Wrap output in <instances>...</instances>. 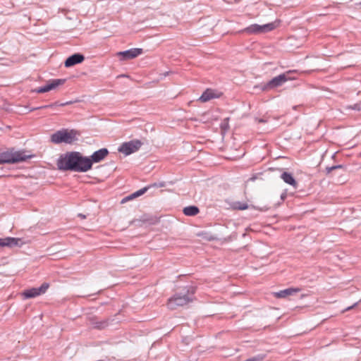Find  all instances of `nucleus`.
I'll return each mask as SVG.
<instances>
[{
  "instance_id": "obj_9",
  "label": "nucleus",
  "mask_w": 361,
  "mask_h": 361,
  "mask_svg": "<svg viewBox=\"0 0 361 361\" xmlns=\"http://www.w3.org/2000/svg\"><path fill=\"white\" fill-rule=\"evenodd\" d=\"M66 79H54L48 81L47 84L43 87H38L37 89H35L33 90V92H35L37 93H44L47 92H49L50 90H52L57 87L62 85L65 83Z\"/></svg>"
},
{
  "instance_id": "obj_18",
  "label": "nucleus",
  "mask_w": 361,
  "mask_h": 361,
  "mask_svg": "<svg viewBox=\"0 0 361 361\" xmlns=\"http://www.w3.org/2000/svg\"><path fill=\"white\" fill-rule=\"evenodd\" d=\"M73 102L71 101L66 102H64V103H59V102H54V103L51 104L44 105V106H40L32 108V109H29V111H35V110L44 109H47V108H54L56 106H64L71 104Z\"/></svg>"
},
{
  "instance_id": "obj_21",
  "label": "nucleus",
  "mask_w": 361,
  "mask_h": 361,
  "mask_svg": "<svg viewBox=\"0 0 361 361\" xmlns=\"http://www.w3.org/2000/svg\"><path fill=\"white\" fill-rule=\"evenodd\" d=\"M343 169V165H335V166H327L326 167V173L327 175L330 174L332 171H335V170H337V169Z\"/></svg>"
},
{
  "instance_id": "obj_25",
  "label": "nucleus",
  "mask_w": 361,
  "mask_h": 361,
  "mask_svg": "<svg viewBox=\"0 0 361 361\" xmlns=\"http://www.w3.org/2000/svg\"><path fill=\"white\" fill-rule=\"evenodd\" d=\"M228 118L224 119V122L221 124V128L222 129H226L228 128Z\"/></svg>"
},
{
  "instance_id": "obj_23",
  "label": "nucleus",
  "mask_w": 361,
  "mask_h": 361,
  "mask_svg": "<svg viewBox=\"0 0 361 361\" xmlns=\"http://www.w3.org/2000/svg\"><path fill=\"white\" fill-rule=\"evenodd\" d=\"M344 109L345 110L352 109V110H355V111H361V103H357L353 105L346 106H344Z\"/></svg>"
},
{
  "instance_id": "obj_17",
  "label": "nucleus",
  "mask_w": 361,
  "mask_h": 361,
  "mask_svg": "<svg viewBox=\"0 0 361 361\" xmlns=\"http://www.w3.org/2000/svg\"><path fill=\"white\" fill-rule=\"evenodd\" d=\"M281 178L287 184L290 185L294 188H297L298 187V183L294 178L293 176L288 172H283L281 175Z\"/></svg>"
},
{
  "instance_id": "obj_2",
  "label": "nucleus",
  "mask_w": 361,
  "mask_h": 361,
  "mask_svg": "<svg viewBox=\"0 0 361 361\" xmlns=\"http://www.w3.org/2000/svg\"><path fill=\"white\" fill-rule=\"evenodd\" d=\"M195 290V287L188 286L183 288L180 292L175 293L168 300V308L170 310H176L178 307L186 305L192 302Z\"/></svg>"
},
{
  "instance_id": "obj_1",
  "label": "nucleus",
  "mask_w": 361,
  "mask_h": 361,
  "mask_svg": "<svg viewBox=\"0 0 361 361\" xmlns=\"http://www.w3.org/2000/svg\"><path fill=\"white\" fill-rule=\"evenodd\" d=\"M56 165L60 171L87 172L91 169V161L88 157H84L79 152H70L61 154Z\"/></svg>"
},
{
  "instance_id": "obj_14",
  "label": "nucleus",
  "mask_w": 361,
  "mask_h": 361,
  "mask_svg": "<svg viewBox=\"0 0 361 361\" xmlns=\"http://www.w3.org/2000/svg\"><path fill=\"white\" fill-rule=\"evenodd\" d=\"M90 322L92 326L97 329H104L109 326V319L99 320L94 317H92Z\"/></svg>"
},
{
  "instance_id": "obj_20",
  "label": "nucleus",
  "mask_w": 361,
  "mask_h": 361,
  "mask_svg": "<svg viewBox=\"0 0 361 361\" xmlns=\"http://www.w3.org/2000/svg\"><path fill=\"white\" fill-rule=\"evenodd\" d=\"M232 207L234 209L245 210L250 207V206L245 202H234L232 204Z\"/></svg>"
},
{
  "instance_id": "obj_26",
  "label": "nucleus",
  "mask_w": 361,
  "mask_h": 361,
  "mask_svg": "<svg viewBox=\"0 0 361 361\" xmlns=\"http://www.w3.org/2000/svg\"><path fill=\"white\" fill-rule=\"evenodd\" d=\"M287 197V192L286 190H285L284 192H282V194L281 195V200L282 201H284L286 200Z\"/></svg>"
},
{
  "instance_id": "obj_22",
  "label": "nucleus",
  "mask_w": 361,
  "mask_h": 361,
  "mask_svg": "<svg viewBox=\"0 0 361 361\" xmlns=\"http://www.w3.org/2000/svg\"><path fill=\"white\" fill-rule=\"evenodd\" d=\"M136 197H138L137 196L136 192H135L125 197L124 198H123L121 201V203L124 204V203L127 202L128 201L132 200Z\"/></svg>"
},
{
  "instance_id": "obj_29",
  "label": "nucleus",
  "mask_w": 361,
  "mask_h": 361,
  "mask_svg": "<svg viewBox=\"0 0 361 361\" xmlns=\"http://www.w3.org/2000/svg\"><path fill=\"white\" fill-rule=\"evenodd\" d=\"M255 121H257L258 123H266L267 122V120H265L264 118H255Z\"/></svg>"
},
{
  "instance_id": "obj_10",
  "label": "nucleus",
  "mask_w": 361,
  "mask_h": 361,
  "mask_svg": "<svg viewBox=\"0 0 361 361\" xmlns=\"http://www.w3.org/2000/svg\"><path fill=\"white\" fill-rule=\"evenodd\" d=\"M143 52L142 49L133 48L123 51H120L117 54L121 56V60L127 61L133 59L142 54Z\"/></svg>"
},
{
  "instance_id": "obj_16",
  "label": "nucleus",
  "mask_w": 361,
  "mask_h": 361,
  "mask_svg": "<svg viewBox=\"0 0 361 361\" xmlns=\"http://www.w3.org/2000/svg\"><path fill=\"white\" fill-rule=\"evenodd\" d=\"M219 95L216 94V92L211 89H207L199 98V100L202 102H207L212 99L217 98Z\"/></svg>"
},
{
  "instance_id": "obj_15",
  "label": "nucleus",
  "mask_w": 361,
  "mask_h": 361,
  "mask_svg": "<svg viewBox=\"0 0 361 361\" xmlns=\"http://www.w3.org/2000/svg\"><path fill=\"white\" fill-rule=\"evenodd\" d=\"M300 290V288H289L274 293L277 298H284L289 295H293Z\"/></svg>"
},
{
  "instance_id": "obj_28",
  "label": "nucleus",
  "mask_w": 361,
  "mask_h": 361,
  "mask_svg": "<svg viewBox=\"0 0 361 361\" xmlns=\"http://www.w3.org/2000/svg\"><path fill=\"white\" fill-rule=\"evenodd\" d=\"M153 186H154V187H160V188H161V187H164V186H165V183H164V182L159 183H158V184H157V183H154V184L153 185Z\"/></svg>"
},
{
  "instance_id": "obj_5",
  "label": "nucleus",
  "mask_w": 361,
  "mask_h": 361,
  "mask_svg": "<svg viewBox=\"0 0 361 361\" xmlns=\"http://www.w3.org/2000/svg\"><path fill=\"white\" fill-rule=\"evenodd\" d=\"M276 27V25L275 23H270L262 25H259L258 24H252L245 28L243 32H247L248 34L264 33L273 30Z\"/></svg>"
},
{
  "instance_id": "obj_19",
  "label": "nucleus",
  "mask_w": 361,
  "mask_h": 361,
  "mask_svg": "<svg viewBox=\"0 0 361 361\" xmlns=\"http://www.w3.org/2000/svg\"><path fill=\"white\" fill-rule=\"evenodd\" d=\"M183 212L185 215L192 216L197 214L200 210L197 207L192 205L185 207Z\"/></svg>"
},
{
  "instance_id": "obj_8",
  "label": "nucleus",
  "mask_w": 361,
  "mask_h": 361,
  "mask_svg": "<svg viewBox=\"0 0 361 361\" xmlns=\"http://www.w3.org/2000/svg\"><path fill=\"white\" fill-rule=\"evenodd\" d=\"M49 287V284L47 283H43L38 288H32L30 289L25 290L22 293V295L24 299H30L33 298L37 296H39L42 294H44Z\"/></svg>"
},
{
  "instance_id": "obj_3",
  "label": "nucleus",
  "mask_w": 361,
  "mask_h": 361,
  "mask_svg": "<svg viewBox=\"0 0 361 361\" xmlns=\"http://www.w3.org/2000/svg\"><path fill=\"white\" fill-rule=\"evenodd\" d=\"M32 157L26 154L25 151H16L13 148L0 149V164L23 162Z\"/></svg>"
},
{
  "instance_id": "obj_13",
  "label": "nucleus",
  "mask_w": 361,
  "mask_h": 361,
  "mask_svg": "<svg viewBox=\"0 0 361 361\" xmlns=\"http://www.w3.org/2000/svg\"><path fill=\"white\" fill-rule=\"evenodd\" d=\"M109 154V151L106 148H102L94 152L90 158L91 161V168L92 167L93 163H98L104 159V158Z\"/></svg>"
},
{
  "instance_id": "obj_27",
  "label": "nucleus",
  "mask_w": 361,
  "mask_h": 361,
  "mask_svg": "<svg viewBox=\"0 0 361 361\" xmlns=\"http://www.w3.org/2000/svg\"><path fill=\"white\" fill-rule=\"evenodd\" d=\"M361 302V299L359 300V302H355L354 305H353L352 306H350V307H347V308L345 310V311H348V310H350L353 309L354 307H355V306H356L359 302Z\"/></svg>"
},
{
  "instance_id": "obj_11",
  "label": "nucleus",
  "mask_w": 361,
  "mask_h": 361,
  "mask_svg": "<svg viewBox=\"0 0 361 361\" xmlns=\"http://www.w3.org/2000/svg\"><path fill=\"white\" fill-rule=\"evenodd\" d=\"M23 245V241L20 238L7 237L5 238H0V247H20Z\"/></svg>"
},
{
  "instance_id": "obj_6",
  "label": "nucleus",
  "mask_w": 361,
  "mask_h": 361,
  "mask_svg": "<svg viewBox=\"0 0 361 361\" xmlns=\"http://www.w3.org/2000/svg\"><path fill=\"white\" fill-rule=\"evenodd\" d=\"M142 143L139 140H133L123 143L118 148V152L129 155L137 152L142 146Z\"/></svg>"
},
{
  "instance_id": "obj_24",
  "label": "nucleus",
  "mask_w": 361,
  "mask_h": 361,
  "mask_svg": "<svg viewBox=\"0 0 361 361\" xmlns=\"http://www.w3.org/2000/svg\"><path fill=\"white\" fill-rule=\"evenodd\" d=\"M151 186H147V187H145V188H141L140 190L136 191V195L137 197H140L142 195H144L147 190L148 189L150 188Z\"/></svg>"
},
{
  "instance_id": "obj_31",
  "label": "nucleus",
  "mask_w": 361,
  "mask_h": 361,
  "mask_svg": "<svg viewBox=\"0 0 361 361\" xmlns=\"http://www.w3.org/2000/svg\"><path fill=\"white\" fill-rule=\"evenodd\" d=\"M259 209L260 211H265V210H267V208H266V209Z\"/></svg>"
},
{
  "instance_id": "obj_12",
  "label": "nucleus",
  "mask_w": 361,
  "mask_h": 361,
  "mask_svg": "<svg viewBox=\"0 0 361 361\" xmlns=\"http://www.w3.org/2000/svg\"><path fill=\"white\" fill-rule=\"evenodd\" d=\"M84 60V55L80 53H75L66 59L64 65L66 68H69L76 64L82 63Z\"/></svg>"
},
{
  "instance_id": "obj_30",
  "label": "nucleus",
  "mask_w": 361,
  "mask_h": 361,
  "mask_svg": "<svg viewBox=\"0 0 361 361\" xmlns=\"http://www.w3.org/2000/svg\"><path fill=\"white\" fill-rule=\"evenodd\" d=\"M79 216H80L82 219H85V216L82 214H80Z\"/></svg>"
},
{
  "instance_id": "obj_7",
  "label": "nucleus",
  "mask_w": 361,
  "mask_h": 361,
  "mask_svg": "<svg viewBox=\"0 0 361 361\" xmlns=\"http://www.w3.org/2000/svg\"><path fill=\"white\" fill-rule=\"evenodd\" d=\"M288 73L289 72H287L273 78L262 87V90H269L281 86L290 79L288 76Z\"/></svg>"
},
{
  "instance_id": "obj_4",
  "label": "nucleus",
  "mask_w": 361,
  "mask_h": 361,
  "mask_svg": "<svg viewBox=\"0 0 361 361\" xmlns=\"http://www.w3.org/2000/svg\"><path fill=\"white\" fill-rule=\"evenodd\" d=\"M79 133L75 130L61 129L56 131L51 136V141L55 144H71L78 140Z\"/></svg>"
}]
</instances>
